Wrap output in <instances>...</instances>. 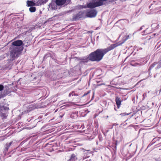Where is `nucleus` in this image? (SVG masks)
I'll return each instance as SVG.
<instances>
[{
	"instance_id": "7",
	"label": "nucleus",
	"mask_w": 161,
	"mask_h": 161,
	"mask_svg": "<svg viewBox=\"0 0 161 161\" xmlns=\"http://www.w3.org/2000/svg\"><path fill=\"white\" fill-rule=\"evenodd\" d=\"M57 5L56 2L52 1L49 4V8L50 9L53 10H56L57 8Z\"/></svg>"
},
{
	"instance_id": "23",
	"label": "nucleus",
	"mask_w": 161,
	"mask_h": 161,
	"mask_svg": "<svg viewBox=\"0 0 161 161\" xmlns=\"http://www.w3.org/2000/svg\"><path fill=\"white\" fill-rule=\"evenodd\" d=\"M69 1H70V0H69Z\"/></svg>"
},
{
	"instance_id": "16",
	"label": "nucleus",
	"mask_w": 161,
	"mask_h": 161,
	"mask_svg": "<svg viewBox=\"0 0 161 161\" xmlns=\"http://www.w3.org/2000/svg\"><path fill=\"white\" fill-rule=\"evenodd\" d=\"M4 88V86L2 85H0V91H1L3 90Z\"/></svg>"
},
{
	"instance_id": "19",
	"label": "nucleus",
	"mask_w": 161,
	"mask_h": 161,
	"mask_svg": "<svg viewBox=\"0 0 161 161\" xmlns=\"http://www.w3.org/2000/svg\"><path fill=\"white\" fill-rule=\"evenodd\" d=\"M4 108L5 110H8L9 109V108L7 107H4Z\"/></svg>"
},
{
	"instance_id": "2",
	"label": "nucleus",
	"mask_w": 161,
	"mask_h": 161,
	"mask_svg": "<svg viewBox=\"0 0 161 161\" xmlns=\"http://www.w3.org/2000/svg\"><path fill=\"white\" fill-rule=\"evenodd\" d=\"M22 50V48H16L10 46L9 49L10 56L12 58V60L18 57Z\"/></svg>"
},
{
	"instance_id": "4",
	"label": "nucleus",
	"mask_w": 161,
	"mask_h": 161,
	"mask_svg": "<svg viewBox=\"0 0 161 161\" xmlns=\"http://www.w3.org/2000/svg\"><path fill=\"white\" fill-rule=\"evenodd\" d=\"M100 6L101 5L97 0H93V2L87 4V7L89 8H94Z\"/></svg>"
},
{
	"instance_id": "3",
	"label": "nucleus",
	"mask_w": 161,
	"mask_h": 161,
	"mask_svg": "<svg viewBox=\"0 0 161 161\" xmlns=\"http://www.w3.org/2000/svg\"><path fill=\"white\" fill-rule=\"evenodd\" d=\"M130 35H128L126 32L121 34L119 38L122 39L121 42L119 44H111V49L123 43L125 41L129 38Z\"/></svg>"
},
{
	"instance_id": "14",
	"label": "nucleus",
	"mask_w": 161,
	"mask_h": 161,
	"mask_svg": "<svg viewBox=\"0 0 161 161\" xmlns=\"http://www.w3.org/2000/svg\"><path fill=\"white\" fill-rule=\"evenodd\" d=\"M12 142H10L9 143H7L6 144V147L5 148V150L6 151H7L8 150V149L9 147L12 144Z\"/></svg>"
},
{
	"instance_id": "5",
	"label": "nucleus",
	"mask_w": 161,
	"mask_h": 161,
	"mask_svg": "<svg viewBox=\"0 0 161 161\" xmlns=\"http://www.w3.org/2000/svg\"><path fill=\"white\" fill-rule=\"evenodd\" d=\"M23 44V42L21 40L15 41L12 43L11 46L16 48H21L20 46Z\"/></svg>"
},
{
	"instance_id": "20",
	"label": "nucleus",
	"mask_w": 161,
	"mask_h": 161,
	"mask_svg": "<svg viewBox=\"0 0 161 161\" xmlns=\"http://www.w3.org/2000/svg\"><path fill=\"white\" fill-rule=\"evenodd\" d=\"M123 114L124 115H129V114H127L126 113H124Z\"/></svg>"
},
{
	"instance_id": "12",
	"label": "nucleus",
	"mask_w": 161,
	"mask_h": 161,
	"mask_svg": "<svg viewBox=\"0 0 161 161\" xmlns=\"http://www.w3.org/2000/svg\"><path fill=\"white\" fill-rule=\"evenodd\" d=\"M34 2L31 1H27V4L28 6H33L34 5H36V2H34Z\"/></svg>"
},
{
	"instance_id": "18",
	"label": "nucleus",
	"mask_w": 161,
	"mask_h": 161,
	"mask_svg": "<svg viewBox=\"0 0 161 161\" xmlns=\"http://www.w3.org/2000/svg\"><path fill=\"white\" fill-rule=\"evenodd\" d=\"M77 94H76L74 92H73L71 93V96H77Z\"/></svg>"
},
{
	"instance_id": "21",
	"label": "nucleus",
	"mask_w": 161,
	"mask_h": 161,
	"mask_svg": "<svg viewBox=\"0 0 161 161\" xmlns=\"http://www.w3.org/2000/svg\"><path fill=\"white\" fill-rule=\"evenodd\" d=\"M87 94V93H85L83 95V96H86Z\"/></svg>"
},
{
	"instance_id": "17",
	"label": "nucleus",
	"mask_w": 161,
	"mask_h": 161,
	"mask_svg": "<svg viewBox=\"0 0 161 161\" xmlns=\"http://www.w3.org/2000/svg\"><path fill=\"white\" fill-rule=\"evenodd\" d=\"M79 7L80 8H86L87 7V6H83L80 5V6H79Z\"/></svg>"
},
{
	"instance_id": "11",
	"label": "nucleus",
	"mask_w": 161,
	"mask_h": 161,
	"mask_svg": "<svg viewBox=\"0 0 161 161\" xmlns=\"http://www.w3.org/2000/svg\"><path fill=\"white\" fill-rule=\"evenodd\" d=\"M115 101L116 102V104L117 106V107L118 108H119L120 105L121 104V101L120 99L118 97H117L116 98Z\"/></svg>"
},
{
	"instance_id": "6",
	"label": "nucleus",
	"mask_w": 161,
	"mask_h": 161,
	"mask_svg": "<svg viewBox=\"0 0 161 161\" xmlns=\"http://www.w3.org/2000/svg\"><path fill=\"white\" fill-rule=\"evenodd\" d=\"M97 13V12L96 10H91L86 13V16L90 18L94 17L96 16Z\"/></svg>"
},
{
	"instance_id": "22",
	"label": "nucleus",
	"mask_w": 161,
	"mask_h": 161,
	"mask_svg": "<svg viewBox=\"0 0 161 161\" xmlns=\"http://www.w3.org/2000/svg\"><path fill=\"white\" fill-rule=\"evenodd\" d=\"M71 95V93H69V97H70Z\"/></svg>"
},
{
	"instance_id": "8",
	"label": "nucleus",
	"mask_w": 161,
	"mask_h": 161,
	"mask_svg": "<svg viewBox=\"0 0 161 161\" xmlns=\"http://www.w3.org/2000/svg\"><path fill=\"white\" fill-rule=\"evenodd\" d=\"M83 13L82 12H79L76 15L73 16V20H76L79 19L83 17Z\"/></svg>"
},
{
	"instance_id": "1",
	"label": "nucleus",
	"mask_w": 161,
	"mask_h": 161,
	"mask_svg": "<svg viewBox=\"0 0 161 161\" xmlns=\"http://www.w3.org/2000/svg\"><path fill=\"white\" fill-rule=\"evenodd\" d=\"M110 50V47L105 49H97L89 55V58L92 61H99L102 59L104 55Z\"/></svg>"
},
{
	"instance_id": "10",
	"label": "nucleus",
	"mask_w": 161,
	"mask_h": 161,
	"mask_svg": "<svg viewBox=\"0 0 161 161\" xmlns=\"http://www.w3.org/2000/svg\"><path fill=\"white\" fill-rule=\"evenodd\" d=\"M66 0H56V3L57 5L58 6H61L64 4Z\"/></svg>"
},
{
	"instance_id": "9",
	"label": "nucleus",
	"mask_w": 161,
	"mask_h": 161,
	"mask_svg": "<svg viewBox=\"0 0 161 161\" xmlns=\"http://www.w3.org/2000/svg\"><path fill=\"white\" fill-rule=\"evenodd\" d=\"M48 1V0H36L34 1V2H36V6H39L45 3Z\"/></svg>"
},
{
	"instance_id": "15",
	"label": "nucleus",
	"mask_w": 161,
	"mask_h": 161,
	"mask_svg": "<svg viewBox=\"0 0 161 161\" xmlns=\"http://www.w3.org/2000/svg\"><path fill=\"white\" fill-rule=\"evenodd\" d=\"M3 119L5 118H6L7 115L5 114H2L1 115Z\"/></svg>"
},
{
	"instance_id": "13",
	"label": "nucleus",
	"mask_w": 161,
	"mask_h": 161,
	"mask_svg": "<svg viewBox=\"0 0 161 161\" xmlns=\"http://www.w3.org/2000/svg\"><path fill=\"white\" fill-rule=\"evenodd\" d=\"M36 8L35 7H31L29 8V10L31 12H34L36 11Z\"/></svg>"
}]
</instances>
